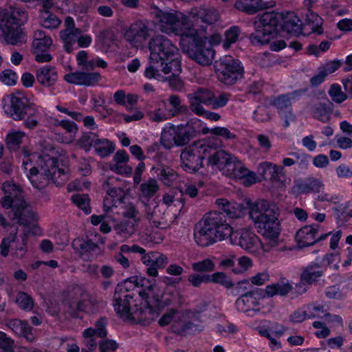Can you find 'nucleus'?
<instances>
[{
    "mask_svg": "<svg viewBox=\"0 0 352 352\" xmlns=\"http://www.w3.org/2000/svg\"><path fill=\"white\" fill-rule=\"evenodd\" d=\"M138 294L146 298V306L144 309L135 308L131 320L147 325L159 316L160 310L168 303L162 300L163 296L157 291V288L149 283L138 291Z\"/></svg>",
    "mask_w": 352,
    "mask_h": 352,
    "instance_id": "nucleus-7",
    "label": "nucleus"
},
{
    "mask_svg": "<svg viewBox=\"0 0 352 352\" xmlns=\"http://www.w3.org/2000/svg\"><path fill=\"white\" fill-rule=\"evenodd\" d=\"M15 302L21 309L26 311H31L34 305L32 296L24 292H18Z\"/></svg>",
    "mask_w": 352,
    "mask_h": 352,
    "instance_id": "nucleus-45",
    "label": "nucleus"
},
{
    "mask_svg": "<svg viewBox=\"0 0 352 352\" xmlns=\"http://www.w3.org/2000/svg\"><path fill=\"white\" fill-rule=\"evenodd\" d=\"M152 170L164 185L168 186L173 184L178 176L174 169L166 165L159 164L157 166H154Z\"/></svg>",
    "mask_w": 352,
    "mask_h": 352,
    "instance_id": "nucleus-33",
    "label": "nucleus"
},
{
    "mask_svg": "<svg viewBox=\"0 0 352 352\" xmlns=\"http://www.w3.org/2000/svg\"><path fill=\"white\" fill-rule=\"evenodd\" d=\"M278 109L279 115L291 110L292 102L288 95H280L272 103Z\"/></svg>",
    "mask_w": 352,
    "mask_h": 352,
    "instance_id": "nucleus-46",
    "label": "nucleus"
},
{
    "mask_svg": "<svg viewBox=\"0 0 352 352\" xmlns=\"http://www.w3.org/2000/svg\"><path fill=\"white\" fill-rule=\"evenodd\" d=\"M111 178H109L106 182H104L102 186L104 190L107 191V194L109 197L112 198L115 201H121L123 198V190L121 188H109V186L110 185V182Z\"/></svg>",
    "mask_w": 352,
    "mask_h": 352,
    "instance_id": "nucleus-58",
    "label": "nucleus"
},
{
    "mask_svg": "<svg viewBox=\"0 0 352 352\" xmlns=\"http://www.w3.org/2000/svg\"><path fill=\"white\" fill-rule=\"evenodd\" d=\"M159 189V184L156 179L153 178L148 179L147 181L141 184L140 186L142 196L147 200L153 197Z\"/></svg>",
    "mask_w": 352,
    "mask_h": 352,
    "instance_id": "nucleus-41",
    "label": "nucleus"
},
{
    "mask_svg": "<svg viewBox=\"0 0 352 352\" xmlns=\"http://www.w3.org/2000/svg\"><path fill=\"white\" fill-rule=\"evenodd\" d=\"M200 102L207 106H211L214 94L208 89L200 88L197 91L191 94Z\"/></svg>",
    "mask_w": 352,
    "mask_h": 352,
    "instance_id": "nucleus-60",
    "label": "nucleus"
},
{
    "mask_svg": "<svg viewBox=\"0 0 352 352\" xmlns=\"http://www.w3.org/2000/svg\"><path fill=\"white\" fill-rule=\"evenodd\" d=\"M94 147L95 148L96 153L102 157L109 156L115 150V147L112 142L107 139L98 138V140H96V144H94Z\"/></svg>",
    "mask_w": 352,
    "mask_h": 352,
    "instance_id": "nucleus-42",
    "label": "nucleus"
},
{
    "mask_svg": "<svg viewBox=\"0 0 352 352\" xmlns=\"http://www.w3.org/2000/svg\"><path fill=\"white\" fill-rule=\"evenodd\" d=\"M209 277V283L212 282L230 289L232 286V281L229 279L224 272H215L211 275L208 274Z\"/></svg>",
    "mask_w": 352,
    "mask_h": 352,
    "instance_id": "nucleus-51",
    "label": "nucleus"
},
{
    "mask_svg": "<svg viewBox=\"0 0 352 352\" xmlns=\"http://www.w3.org/2000/svg\"><path fill=\"white\" fill-rule=\"evenodd\" d=\"M282 14L265 12L260 17L261 27L265 31L276 34L278 28H280Z\"/></svg>",
    "mask_w": 352,
    "mask_h": 352,
    "instance_id": "nucleus-29",
    "label": "nucleus"
},
{
    "mask_svg": "<svg viewBox=\"0 0 352 352\" xmlns=\"http://www.w3.org/2000/svg\"><path fill=\"white\" fill-rule=\"evenodd\" d=\"M52 45L51 37L46 35L43 30H36L34 34L32 41L33 54L35 55V60L38 63L50 62L52 56L48 53Z\"/></svg>",
    "mask_w": 352,
    "mask_h": 352,
    "instance_id": "nucleus-13",
    "label": "nucleus"
},
{
    "mask_svg": "<svg viewBox=\"0 0 352 352\" xmlns=\"http://www.w3.org/2000/svg\"><path fill=\"white\" fill-rule=\"evenodd\" d=\"M2 190L4 196L0 203L3 208H12L10 214V219H16L20 225L23 226V233L20 234L21 243H18L15 248V254L18 257H22L27 251V240L30 233L36 234V226L32 228L30 226L36 221L35 213L28 207L20 188L14 184L6 182L2 185Z\"/></svg>",
    "mask_w": 352,
    "mask_h": 352,
    "instance_id": "nucleus-1",
    "label": "nucleus"
},
{
    "mask_svg": "<svg viewBox=\"0 0 352 352\" xmlns=\"http://www.w3.org/2000/svg\"><path fill=\"white\" fill-rule=\"evenodd\" d=\"M192 269L197 272H210L214 270V263L212 260L206 258L201 261L193 263L192 264Z\"/></svg>",
    "mask_w": 352,
    "mask_h": 352,
    "instance_id": "nucleus-53",
    "label": "nucleus"
},
{
    "mask_svg": "<svg viewBox=\"0 0 352 352\" xmlns=\"http://www.w3.org/2000/svg\"><path fill=\"white\" fill-rule=\"evenodd\" d=\"M107 319L105 317H101L96 322V328H88L84 330L83 336H98L100 338H104L107 336Z\"/></svg>",
    "mask_w": 352,
    "mask_h": 352,
    "instance_id": "nucleus-35",
    "label": "nucleus"
},
{
    "mask_svg": "<svg viewBox=\"0 0 352 352\" xmlns=\"http://www.w3.org/2000/svg\"><path fill=\"white\" fill-rule=\"evenodd\" d=\"M199 133V130L196 129L192 122L177 126L171 124L162 131L161 143L168 149L174 145L183 146L187 145Z\"/></svg>",
    "mask_w": 352,
    "mask_h": 352,
    "instance_id": "nucleus-10",
    "label": "nucleus"
},
{
    "mask_svg": "<svg viewBox=\"0 0 352 352\" xmlns=\"http://www.w3.org/2000/svg\"><path fill=\"white\" fill-rule=\"evenodd\" d=\"M233 167L231 168L230 173L226 175L234 177L236 179H243L244 184L246 186H250L256 182V173L248 170L237 158L235 160Z\"/></svg>",
    "mask_w": 352,
    "mask_h": 352,
    "instance_id": "nucleus-24",
    "label": "nucleus"
},
{
    "mask_svg": "<svg viewBox=\"0 0 352 352\" xmlns=\"http://www.w3.org/2000/svg\"><path fill=\"white\" fill-rule=\"evenodd\" d=\"M24 136L25 133L19 131L8 133L6 139L8 148L11 151L18 149Z\"/></svg>",
    "mask_w": 352,
    "mask_h": 352,
    "instance_id": "nucleus-47",
    "label": "nucleus"
},
{
    "mask_svg": "<svg viewBox=\"0 0 352 352\" xmlns=\"http://www.w3.org/2000/svg\"><path fill=\"white\" fill-rule=\"evenodd\" d=\"M98 139V135L95 133H84L79 139V144L82 147L85 148L86 151H89L92 146H94V144H96Z\"/></svg>",
    "mask_w": 352,
    "mask_h": 352,
    "instance_id": "nucleus-56",
    "label": "nucleus"
},
{
    "mask_svg": "<svg viewBox=\"0 0 352 352\" xmlns=\"http://www.w3.org/2000/svg\"><path fill=\"white\" fill-rule=\"evenodd\" d=\"M71 199L74 204L82 210L85 211L86 214H89L91 212L89 199L87 195L76 194L72 195Z\"/></svg>",
    "mask_w": 352,
    "mask_h": 352,
    "instance_id": "nucleus-50",
    "label": "nucleus"
},
{
    "mask_svg": "<svg viewBox=\"0 0 352 352\" xmlns=\"http://www.w3.org/2000/svg\"><path fill=\"white\" fill-rule=\"evenodd\" d=\"M236 268L233 269V273L235 274H243L252 267V260L245 256L236 257Z\"/></svg>",
    "mask_w": 352,
    "mask_h": 352,
    "instance_id": "nucleus-57",
    "label": "nucleus"
},
{
    "mask_svg": "<svg viewBox=\"0 0 352 352\" xmlns=\"http://www.w3.org/2000/svg\"><path fill=\"white\" fill-rule=\"evenodd\" d=\"M210 132L212 135L221 136L226 140H232L236 138V135L232 133L228 128L217 126L209 129L208 128H205L203 129V133L206 134Z\"/></svg>",
    "mask_w": 352,
    "mask_h": 352,
    "instance_id": "nucleus-54",
    "label": "nucleus"
},
{
    "mask_svg": "<svg viewBox=\"0 0 352 352\" xmlns=\"http://www.w3.org/2000/svg\"><path fill=\"white\" fill-rule=\"evenodd\" d=\"M35 107V104L30 103L28 98L22 92H17L10 98V104L8 114L14 120H22L30 115L31 110Z\"/></svg>",
    "mask_w": 352,
    "mask_h": 352,
    "instance_id": "nucleus-14",
    "label": "nucleus"
},
{
    "mask_svg": "<svg viewBox=\"0 0 352 352\" xmlns=\"http://www.w3.org/2000/svg\"><path fill=\"white\" fill-rule=\"evenodd\" d=\"M320 226L313 224L300 228L296 234V240L300 248H305L316 243V236L319 232Z\"/></svg>",
    "mask_w": 352,
    "mask_h": 352,
    "instance_id": "nucleus-22",
    "label": "nucleus"
},
{
    "mask_svg": "<svg viewBox=\"0 0 352 352\" xmlns=\"http://www.w3.org/2000/svg\"><path fill=\"white\" fill-rule=\"evenodd\" d=\"M301 26L300 19L294 12L282 14L280 29L283 31L289 34H298L301 31Z\"/></svg>",
    "mask_w": 352,
    "mask_h": 352,
    "instance_id": "nucleus-30",
    "label": "nucleus"
},
{
    "mask_svg": "<svg viewBox=\"0 0 352 352\" xmlns=\"http://www.w3.org/2000/svg\"><path fill=\"white\" fill-rule=\"evenodd\" d=\"M279 215L278 207L266 200L256 201L250 209V216L254 222L257 232L269 240L271 246H276L278 243L281 232Z\"/></svg>",
    "mask_w": 352,
    "mask_h": 352,
    "instance_id": "nucleus-3",
    "label": "nucleus"
},
{
    "mask_svg": "<svg viewBox=\"0 0 352 352\" xmlns=\"http://www.w3.org/2000/svg\"><path fill=\"white\" fill-rule=\"evenodd\" d=\"M28 177L33 186L38 190L45 188L50 180L56 184L57 182H59L58 179L56 180L54 178L48 177V175H45L42 172L38 171V168L35 166L30 168Z\"/></svg>",
    "mask_w": 352,
    "mask_h": 352,
    "instance_id": "nucleus-31",
    "label": "nucleus"
},
{
    "mask_svg": "<svg viewBox=\"0 0 352 352\" xmlns=\"http://www.w3.org/2000/svg\"><path fill=\"white\" fill-rule=\"evenodd\" d=\"M36 81L44 87L53 86L58 79L56 69L52 66H43L37 69L36 72Z\"/></svg>",
    "mask_w": 352,
    "mask_h": 352,
    "instance_id": "nucleus-26",
    "label": "nucleus"
},
{
    "mask_svg": "<svg viewBox=\"0 0 352 352\" xmlns=\"http://www.w3.org/2000/svg\"><path fill=\"white\" fill-rule=\"evenodd\" d=\"M256 305V301L252 300L246 292L241 294V296H239L235 302L237 310L244 313L248 312L251 309H254Z\"/></svg>",
    "mask_w": 352,
    "mask_h": 352,
    "instance_id": "nucleus-43",
    "label": "nucleus"
},
{
    "mask_svg": "<svg viewBox=\"0 0 352 352\" xmlns=\"http://www.w3.org/2000/svg\"><path fill=\"white\" fill-rule=\"evenodd\" d=\"M307 24L311 25V30L317 34H322L323 32L322 24V19L316 12H313L311 8H307V12L305 18Z\"/></svg>",
    "mask_w": 352,
    "mask_h": 352,
    "instance_id": "nucleus-37",
    "label": "nucleus"
},
{
    "mask_svg": "<svg viewBox=\"0 0 352 352\" xmlns=\"http://www.w3.org/2000/svg\"><path fill=\"white\" fill-rule=\"evenodd\" d=\"M337 205L333 210L334 215L338 220H341L342 217L346 220L352 218V201Z\"/></svg>",
    "mask_w": 352,
    "mask_h": 352,
    "instance_id": "nucleus-44",
    "label": "nucleus"
},
{
    "mask_svg": "<svg viewBox=\"0 0 352 352\" xmlns=\"http://www.w3.org/2000/svg\"><path fill=\"white\" fill-rule=\"evenodd\" d=\"M216 204L225 216L229 218H239L242 214V206L235 202H230L226 199H217Z\"/></svg>",
    "mask_w": 352,
    "mask_h": 352,
    "instance_id": "nucleus-32",
    "label": "nucleus"
},
{
    "mask_svg": "<svg viewBox=\"0 0 352 352\" xmlns=\"http://www.w3.org/2000/svg\"><path fill=\"white\" fill-rule=\"evenodd\" d=\"M324 267L318 263H311L307 266L300 275V280L298 284H296V292L301 294L307 291L305 284L311 285L322 277L325 272Z\"/></svg>",
    "mask_w": 352,
    "mask_h": 352,
    "instance_id": "nucleus-17",
    "label": "nucleus"
},
{
    "mask_svg": "<svg viewBox=\"0 0 352 352\" xmlns=\"http://www.w3.org/2000/svg\"><path fill=\"white\" fill-rule=\"evenodd\" d=\"M292 289L289 282L278 281L267 285V297L272 298L276 295L286 296Z\"/></svg>",
    "mask_w": 352,
    "mask_h": 352,
    "instance_id": "nucleus-36",
    "label": "nucleus"
},
{
    "mask_svg": "<svg viewBox=\"0 0 352 352\" xmlns=\"http://www.w3.org/2000/svg\"><path fill=\"white\" fill-rule=\"evenodd\" d=\"M65 80L71 84L89 87L96 85L101 76L98 72H76L65 75Z\"/></svg>",
    "mask_w": 352,
    "mask_h": 352,
    "instance_id": "nucleus-21",
    "label": "nucleus"
},
{
    "mask_svg": "<svg viewBox=\"0 0 352 352\" xmlns=\"http://www.w3.org/2000/svg\"><path fill=\"white\" fill-rule=\"evenodd\" d=\"M28 13L22 8L10 6L0 10V31L7 43L20 45L27 41L21 26L27 22Z\"/></svg>",
    "mask_w": 352,
    "mask_h": 352,
    "instance_id": "nucleus-5",
    "label": "nucleus"
},
{
    "mask_svg": "<svg viewBox=\"0 0 352 352\" xmlns=\"http://www.w3.org/2000/svg\"><path fill=\"white\" fill-rule=\"evenodd\" d=\"M240 29L237 26H232L225 32V39L222 41L223 47L228 49L230 45L234 43L239 36Z\"/></svg>",
    "mask_w": 352,
    "mask_h": 352,
    "instance_id": "nucleus-49",
    "label": "nucleus"
},
{
    "mask_svg": "<svg viewBox=\"0 0 352 352\" xmlns=\"http://www.w3.org/2000/svg\"><path fill=\"white\" fill-rule=\"evenodd\" d=\"M272 6V5H269V3L263 0H250L249 2L246 1L245 12L248 14H254L259 10Z\"/></svg>",
    "mask_w": 352,
    "mask_h": 352,
    "instance_id": "nucleus-48",
    "label": "nucleus"
},
{
    "mask_svg": "<svg viewBox=\"0 0 352 352\" xmlns=\"http://www.w3.org/2000/svg\"><path fill=\"white\" fill-rule=\"evenodd\" d=\"M232 243H238L242 248L246 250H252L259 241L258 237L247 229H242L234 232L232 230Z\"/></svg>",
    "mask_w": 352,
    "mask_h": 352,
    "instance_id": "nucleus-23",
    "label": "nucleus"
},
{
    "mask_svg": "<svg viewBox=\"0 0 352 352\" xmlns=\"http://www.w3.org/2000/svg\"><path fill=\"white\" fill-rule=\"evenodd\" d=\"M147 116L151 121L155 122H164L171 118L170 113H166L165 110L162 108H157L148 111Z\"/></svg>",
    "mask_w": 352,
    "mask_h": 352,
    "instance_id": "nucleus-55",
    "label": "nucleus"
},
{
    "mask_svg": "<svg viewBox=\"0 0 352 352\" xmlns=\"http://www.w3.org/2000/svg\"><path fill=\"white\" fill-rule=\"evenodd\" d=\"M232 234V228L226 221V216L221 212L212 211L196 226L194 237L198 245L207 247L228 238L233 243Z\"/></svg>",
    "mask_w": 352,
    "mask_h": 352,
    "instance_id": "nucleus-4",
    "label": "nucleus"
},
{
    "mask_svg": "<svg viewBox=\"0 0 352 352\" xmlns=\"http://www.w3.org/2000/svg\"><path fill=\"white\" fill-rule=\"evenodd\" d=\"M82 31L80 30H62L59 36L60 38L63 43V47L67 53H71L74 50H77V47H76L77 40L79 36V34H81Z\"/></svg>",
    "mask_w": 352,
    "mask_h": 352,
    "instance_id": "nucleus-34",
    "label": "nucleus"
},
{
    "mask_svg": "<svg viewBox=\"0 0 352 352\" xmlns=\"http://www.w3.org/2000/svg\"><path fill=\"white\" fill-rule=\"evenodd\" d=\"M72 245L80 254L96 252L99 249L98 244L88 239H76L74 240Z\"/></svg>",
    "mask_w": 352,
    "mask_h": 352,
    "instance_id": "nucleus-38",
    "label": "nucleus"
},
{
    "mask_svg": "<svg viewBox=\"0 0 352 352\" xmlns=\"http://www.w3.org/2000/svg\"><path fill=\"white\" fill-rule=\"evenodd\" d=\"M323 186L321 180L313 177H307L304 180L299 179L295 184L297 191L300 194L319 192Z\"/></svg>",
    "mask_w": 352,
    "mask_h": 352,
    "instance_id": "nucleus-28",
    "label": "nucleus"
},
{
    "mask_svg": "<svg viewBox=\"0 0 352 352\" xmlns=\"http://www.w3.org/2000/svg\"><path fill=\"white\" fill-rule=\"evenodd\" d=\"M236 157L224 150L215 151L208 158V164L215 166L223 174L230 173L231 168Z\"/></svg>",
    "mask_w": 352,
    "mask_h": 352,
    "instance_id": "nucleus-19",
    "label": "nucleus"
},
{
    "mask_svg": "<svg viewBox=\"0 0 352 352\" xmlns=\"http://www.w3.org/2000/svg\"><path fill=\"white\" fill-rule=\"evenodd\" d=\"M141 261L146 265L147 274L153 277L158 276V270L163 269L168 263V257L158 252H146L144 250V253L140 254Z\"/></svg>",
    "mask_w": 352,
    "mask_h": 352,
    "instance_id": "nucleus-18",
    "label": "nucleus"
},
{
    "mask_svg": "<svg viewBox=\"0 0 352 352\" xmlns=\"http://www.w3.org/2000/svg\"><path fill=\"white\" fill-rule=\"evenodd\" d=\"M182 51L199 65L207 66L212 63L215 52L206 37L199 36L195 31L182 34L180 38Z\"/></svg>",
    "mask_w": 352,
    "mask_h": 352,
    "instance_id": "nucleus-6",
    "label": "nucleus"
},
{
    "mask_svg": "<svg viewBox=\"0 0 352 352\" xmlns=\"http://www.w3.org/2000/svg\"><path fill=\"white\" fill-rule=\"evenodd\" d=\"M333 109V104L329 100L326 102H319L313 105L311 107V113L314 118L322 120L323 117L327 113L332 112Z\"/></svg>",
    "mask_w": 352,
    "mask_h": 352,
    "instance_id": "nucleus-39",
    "label": "nucleus"
},
{
    "mask_svg": "<svg viewBox=\"0 0 352 352\" xmlns=\"http://www.w3.org/2000/svg\"><path fill=\"white\" fill-rule=\"evenodd\" d=\"M257 29L250 36V42L252 45H265L270 42V40L273 35L271 32L264 30L260 25H257Z\"/></svg>",
    "mask_w": 352,
    "mask_h": 352,
    "instance_id": "nucleus-40",
    "label": "nucleus"
},
{
    "mask_svg": "<svg viewBox=\"0 0 352 352\" xmlns=\"http://www.w3.org/2000/svg\"><path fill=\"white\" fill-rule=\"evenodd\" d=\"M93 300L87 291L79 285L74 286L65 292L63 300L66 311L69 316L76 318L80 311H85L88 304Z\"/></svg>",
    "mask_w": 352,
    "mask_h": 352,
    "instance_id": "nucleus-12",
    "label": "nucleus"
},
{
    "mask_svg": "<svg viewBox=\"0 0 352 352\" xmlns=\"http://www.w3.org/2000/svg\"><path fill=\"white\" fill-rule=\"evenodd\" d=\"M215 72L218 79L227 85H234L244 77V67L242 63L231 56H224L214 63Z\"/></svg>",
    "mask_w": 352,
    "mask_h": 352,
    "instance_id": "nucleus-11",
    "label": "nucleus"
},
{
    "mask_svg": "<svg viewBox=\"0 0 352 352\" xmlns=\"http://www.w3.org/2000/svg\"><path fill=\"white\" fill-rule=\"evenodd\" d=\"M123 36L133 47L141 46L150 36V29L142 21H137L124 29Z\"/></svg>",
    "mask_w": 352,
    "mask_h": 352,
    "instance_id": "nucleus-15",
    "label": "nucleus"
},
{
    "mask_svg": "<svg viewBox=\"0 0 352 352\" xmlns=\"http://www.w3.org/2000/svg\"><path fill=\"white\" fill-rule=\"evenodd\" d=\"M328 94L331 100L338 104H340L347 99L346 96L342 91L341 87L338 84L331 85Z\"/></svg>",
    "mask_w": 352,
    "mask_h": 352,
    "instance_id": "nucleus-52",
    "label": "nucleus"
},
{
    "mask_svg": "<svg viewBox=\"0 0 352 352\" xmlns=\"http://www.w3.org/2000/svg\"><path fill=\"white\" fill-rule=\"evenodd\" d=\"M57 163V158L49 155H41L37 162L41 172L56 180L60 178V182H57V185H61L68 179V175L63 169L58 168Z\"/></svg>",
    "mask_w": 352,
    "mask_h": 352,
    "instance_id": "nucleus-16",
    "label": "nucleus"
},
{
    "mask_svg": "<svg viewBox=\"0 0 352 352\" xmlns=\"http://www.w3.org/2000/svg\"><path fill=\"white\" fill-rule=\"evenodd\" d=\"M181 166L186 172L193 173L197 172L201 167L204 157L199 151H194L190 147L185 148L180 155Z\"/></svg>",
    "mask_w": 352,
    "mask_h": 352,
    "instance_id": "nucleus-20",
    "label": "nucleus"
},
{
    "mask_svg": "<svg viewBox=\"0 0 352 352\" xmlns=\"http://www.w3.org/2000/svg\"><path fill=\"white\" fill-rule=\"evenodd\" d=\"M14 242L19 243L16 232L13 235H10L2 240L0 244V254L2 256H8L11 243Z\"/></svg>",
    "mask_w": 352,
    "mask_h": 352,
    "instance_id": "nucleus-64",
    "label": "nucleus"
},
{
    "mask_svg": "<svg viewBox=\"0 0 352 352\" xmlns=\"http://www.w3.org/2000/svg\"><path fill=\"white\" fill-rule=\"evenodd\" d=\"M252 287V286L248 280H243L239 281L236 284L232 283V286L230 289L232 295L241 296V294L245 293V292H249V289Z\"/></svg>",
    "mask_w": 352,
    "mask_h": 352,
    "instance_id": "nucleus-63",
    "label": "nucleus"
},
{
    "mask_svg": "<svg viewBox=\"0 0 352 352\" xmlns=\"http://www.w3.org/2000/svg\"><path fill=\"white\" fill-rule=\"evenodd\" d=\"M6 326L18 336L24 337L28 342H33L34 336L32 333V327L25 320L19 319L9 320Z\"/></svg>",
    "mask_w": 352,
    "mask_h": 352,
    "instance_id": "nucleus-27",
    "label": "nucleus"
},
{
    "mask_svg": "<svg viewBox=\"0 0 352 352\" xmlns=\"http://www.w3.org/2000/svg\"><path fill=\"white\" fill-rule=\"evenodd\" d=\"M148 11L162 32L181 36L186 33L183 28L188 25V18L182 12L154 3L149 6Z\"/></svg>",
    "mask_w": 352,
    "mask_h": 352,
    "instance_id": "nucleus-8",
    "label": "nucleus"
},
{
    "mask_svg": "<svg viewBox=\"0 0 352 352\" xmlns=\"http://www.w3.org/2000/svg\"><path fill=\"white\" fill-rule=\"evenodd\" d=\"M30 112V115H27V117L22 120L24 121L23 124L25 127L32 130L38 125L39 115L36 107Z\"/></svg>",
    "mask_w": 352,
    "mask_h": 352,
    "instance_id": "nucleus-61",
    "label": "nucleus"
},
{
    "mask_svg": "<svg viewBox=\"0 0 352 352\" xmlns=\"http://www.w3.org/2000/svg\"><path fill=\"white\" fill-rule=\"evenodd\" d=\"M257 172L265 179L279 181L285 177L284 166H277L268 162L259 164Z\"/></svg>",
    "mask_w": 352,
    "mask_h": 352,
    "instance_id": "nucleus-25",
    "label": "nucleus"
},
{
    "mask_svg": "<svg viewBox=\"0 0 352 352\" xmlns=\"http://www.w3.org/2000/svg\"><path fill=\"white\" fill-rule=\"evenodd\" d=\"M318 317L319 314L317 313L311 312V314H308L307 311L298 309L290 316V320L293 322H302L307 318L310 319Z\"/></svg>",
    "mask_w": 352,
    "mask_h": 352,
    "instance_id": "nucleus-62",
    "label": "nucleus"
},
{
    "mask_svg": "<svg viewBox=\"0 0 352 352\" xmlns=\"http://www.w3.org/2000/svg\"><path fill=\"white\" fill-rule=\"evenodd\" d=\"M150 51L149 65L144 71L148 78L161 80L160 72L170 74L169 77L179 76L182 71L178 49L166 36L156 35L148 42Z\"/></svg>",
    "mask_w": 352,
    "mask_h": 352,
    "instance_id": "nucleus-2",
    "label": "nucleus"
},
{
    "mask_svg": "<svg viewBox=\"0 0 352 352\" xmlns=\"http://www.w3.org/2000/svg\"><path fill=\"white\" fill-rule=\"evenodd\" d=\"M128 284H133L135 287H146L148 280L142 276H131L126 280L123 285H118L113 295V307L117 314L124 320H131L135 309L131 307L133 296L128 294Z\"/></svg>",
    "mask_w": 352,
    "mask_h": 352,
    "instance_id": "nucleus-9",
    "label": "nucleus"
},
{
    "mask_svg": "<svg viewBox=\"0 0 352 352\" xmlns=\"http://www.w3.org/2000/svg\"><path fill=\"white\" fill-rule=\"evenodd\" d=\"M60 24V21L58 17L48 12H45L42 15V25L47 29L56 28Z\"/></svg>",
    "mask_w": 352,
    "mask_h": 352,
    "instance_id": "nucleus-59",
    "label": "nucleus"
}]
</instances>
